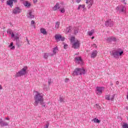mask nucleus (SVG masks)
<instances>
[{"instance_id":"473e14b6","label":"nucleus","mask_w":128,"mask_h":128,"mask_svg":"<svg viewBox=\"0 0 128 128\" xmlns=\"http://www.w3.org/2000/svg\"><path fill=\"white\" fill-rule=\"evenodd\" d=\"M78 28L74 29V34H78Z\"/></svg>"},{"instance_id":"4be33fe9","label":"nucleus","mask_w":128,"mask_h":128,"mask_svg":"<svg viewBox=\"0 0 128 128\" xmlns=\"http://www.w3.org/2000/svg\"><path fill=\"white\" fill-rule=\"evenodd\" d=\"M16 46H18V48H20V46H22V42H20L19 40H16Z\"/></svg>"},{"instance_id":"c85d7f7f","label":"nucleus","mask_w":128,"mask_h":128,"mask_svg":"<svg viewBox=\"0 0 128 128\" xmlns=\"http://www.w3.org/2000/svg\"><path fill=\"white\" fill-rule=\"evenodd\" d=\"M60 22H57L55 25L56 28H60Z\"/></svg>"},{"instance_id":"c9c22d12","label":"nucleus","mask_w":128,"mask_h":128,"mask_svg":"<svg viewBox=\"0 0 128 128\" xmlns=\"http://www.w3.org/2000/svg\"><path fill=\"white\" fill-rule=\"evenodd\" d=\"M48 84L50 85V84H52V79H48Z\"/></svg>"},{"instance_id":"13d9d810","label":"nucleus","mask_w":128,"mask_h":128,"mask_svg":"<svg viewBox=\"0 0 128 128\" xmlns=\"http://www.w3.org/2000/svg\"><path fill=\"white\" fill-rule=\"evenodd\" d=\"M26 40L28 42V38H26Z\"/></svg>"},{"instance_id":"2eb2a0df","label":"nucleus","mask_w":128,"mask_h":128,"mask_svg":"<svg viewBox=\"0 0 128 128\" xmlns=\"http://www.w3.org/2000/svg\"><path fill=\"white\" fill-rule=\"evenodd\" d=\"M107 42H116V38L114 36H110L106 40Z\"/></svg>"},{"instance_id":"5701e85b","label":"nucleus","mask_w":128,"mask_h":128,"mask_svg":"<svg viewBox=\"0 0 128 128\" xmlns=\"http://www.w3.org/2000/svg\"><path fill=\"white\" fill-rule=\"evenodd\" d=\"M94 34V30H92L90 31H88V34L89 36H92V34Z\"/></svg>"},{"instance_id":"393cba45","label":"nucleus","mask_w":128,"mask_h":128,"mask_svg":"<svg viewBox=\"0 0 128 128\" xmlns=\"http://www.w3.org/2000/svg\"><path fill=\"white\" fill-rule=\"evenodd\" d=\"M58 52V47H56L53 48L54 54H56V52Z\"/></svg>"},{"instance_id":"423d86ee","label":"nucleus","mask_w":128,"mask_h":128,"mask_svg":"<svg viewBox=\"0 0 128 128\" xmlns=\"http://www.w3.org/2000/svg\"><path fill=\"white\" fill-rule=\"evenodd\" d=\"M104 90V87L102 86H97L96 89V94L98 96H100L102 94V92Z\"/></svg>"},{"instance_id":"7ed1b4c3","label":"nucleus","mask_w":128,"mask_h":128,"mask_svg":"<svg viewBox=\"0 0 128 128\" xmlns=\"http://www.w3.org/2000/svg\"><path fill=\"white\" fill-rule=\"evenodd\" d=\"M70 42L72 44V48H78L80 46V42L78 41V40H76V38L74 36L71 37Z\"/></svg>"},{"instance_id":"dca6fc26","label":"nucleus","mask_w":128,"mask_h":128,"mask_svg":"<svg viewBox=\"0 0 128 128\" xmlns=\"http://www.w3.org/2000/svg\"><path fill=\"white\" fill-rule=\"evenodd\" d=\"M60 4L58 2L56 3V4L53 7V10H60Z\"/></svg>"},{"instance_id":"6e6d98bb","label":"nucleus","mask_w":128,"mask_h":128,"mask_svg":"<svg viewBox=\"0 0 128 128\" xmlns=\"http://www.w3.org/2000/svg\"><path fill=\"white\" fill-rule=\"evenodd\" d=\"M2 2H4V0H1Z\"/></svg>"},{"instance_id":"2f4dec72","label":"nucleus","mask_w":128,"mask_h":128,"mask_svg":"<svg viewBox=\"0 0 128 128\" xmlns=\"http://www.w3.org/2000/svg\"><path fill=\"white\" fill-rule=\"evenodd\" d=\"M48 53H44V58H48Z\"/></svg>"},{"instance_id":"e433bc0d","label":"nucleus","mask_w":128,"mask_h":128,"mask_svg":"<svg viewBox=\"0 0 128 128\" xmlns=\"http://www.w3.org/2000/svg\"><path fill=\"white\" fill-rule=\"evenodd\" d=\"M96 108H97L98 110H100V106L98 105V104H96Z\"/></svg>"},{"instance_id":"680f3d73","label":"nucleus","mask_w":128,"mask_h":128,"mask_svg":"<svg viewBox=\"0 0 128 128\" xmlns=\"http://www.w3.org/2000/svg\"><path fill=\"white\" fill-rule=\"evenodd\" d=\"M72 2H74V0H72Z\"/></svg>"},{"instance_id":"bb28decb","label":"nucleus","mask_w":128,"mask_h":128,"mask_svg":"<svg viewBox=\"0 0 128 128\" xmlns=\"http://www.w3.org/2000/svg\"><path fill=\"white\" fill-rule=\"evenodd\" d=\"M8 126V122H4V121L2 124H1V126Z\"/></svg>"},{"instance_id":"aec40b11","label":"nucleus","mask_w":128,"mask_h":128,"mask_svg":"<svg viewBox=\"0 0 128 128\" xmlns=\"http://www.w3.org/2000/svg\"><path fill=\"white\" fill-rule=\"evenodd\" d=\"M11 38H14L16 40H20V36H18V35L14 36V33H12V34H11Z\"/></svg>"},{"instance_id":"4c0bfd02","label":"nucleus","mask_w":128,"mask_h":128,"mask_svg":"<svg viewBox=\"0 0 128 128\" xmlns=\"http://www.w3.org/2000/svg\"><path fill=\"white\" fill-rule=\"evenodd\" d=\"M126 0H122V2H123L124 4H126Z\"/></svg>"},{"instance_id":"cd10ccee","label":"nucleus","mask_w":128,"mask_h":128,"mask_svg":"<svg viewBox=\"0 0 128 128\" xmlns=\"http://www.w3.org/2000/svg\"><path fill=\"white\" fill-rule=\"evenodd\" d=\"M85 6L84 5H82V4H80L78 8V10H80V8H84V10H86V8H85Z\"/></svg>"},{"instance_id":"58836bf2","label":"nucleus","mask_w":128,"mask_h":128,"mask_svg":"<svg viewBox=\"0 0 128 128\" xmlns=\"http://www.w3.org/2000/svg\"><path fill=\"white\" fill-rule=\"evenodd\" d=\"M12 46H14V42H11L10 45L9 46V48H12Z\"/></svg>"},{"instance_id":"b1692460","label":"nucleus","mask_w":128,"mask_h":128,"mask_svg":"<svg viewBox=\"0 0 128 128\" xmlns=\"http://www.w3.org/2000/svg\"><path fill=\"white\" fill-rule=\"evenodd\" d=\"M59 10L61 14H64L66 12V9H64V7L60 8Z\"/></svg>"},{"instance_id":"7c9ffc66","label":"nucleus","mask_w":128,"mask_h":128,"mask_svg":"<svg viewBox=\"0 0 128 128\" xmlns=\"http://www.w3.org/2000/svg\"><path fill=\"white\" fill-rule=\"evenodd\" d=\"M122 128H128V124L126 123H124V124L122 126Z\"/></svg>"},{"instance_id":"864d4df0","label":"nucleus","mask_w":128,"mask_h":128,"mask_svg":"<svg viewBox=\"0 0 128 128\" xmlns=\"http://www.w3.org/2000/svg\"><path fill=\"white\" fill-rule=\"evenodd\" d=\"M27 42H28V44H30V41L28 40V41H27Z\"/></svg>"},{"instance_id":"49530a36","label":"nucleus","mask_w":128,"mask_h":128,"mask_svg":"<svg viewBox=\"0 0 128 128\" xmlns=\"http://www.w3.org/2000/svg\"><path fill=\"white\" fill-rule=\"evenodd\" d=\"M34 24V20H32L31 21V24Z\"/></svg>"},{"instance_id":"3c124183","label":"nucleus","mask_w":128,"mask_h":128,"mask_svg":"<svg viewBox=\"0 0 128 128\" xmlns=\"http://www.w3.org/2000/svg\"><path fill=\"white\" fill-rule=\"evenodd\" d=\"M2 90V85H0V90Z\"/></svg>"},{"instance_id":"a18cd8bd","label":"nucleus","mask_w":128,"mask_h":128,"mask_svg":"<svg viewBox=\"0 0 128 128\" xmlns=\"http://www.w3.org/2000/svg\"><path fill=\"white\" fill-rule=\"evenodd\" d=\"M70 80H68V78H66L65 79V82H68Z\"/></svg>"},{"instance_id":"37998d69","label":"nucleus","mask_w":128,"mask_h":128,"mask_svg":"<svg viewBox=\"0 0 128 128\" xmlns=\"http://www.w3.org/2000/svg\"><path fill=\"white\" fill-rule=\"evenodd\" d=\"M92 46L93 48H98V46H96V44H93Z\"/></svg>"},{"instance_id":"79ce46f5","label":"nucleus","mask_w":128,"mask_h":128,"mask_svg":"<svg viewBox=\"0 0 128 128\" xmlns=\"http://www.w3.org/2000/svg\"><path fill=\"white\" fill-rule=\"evenodd\" d=\"M2 122H4V121H2V119H0V126L2 124Z\"/></svg>"},{"instance_id":"4d7b16f0","label":"nucleus","mask_w":128,"mask_h":128,"mask_svg":"<svg viewBox=\"0 0 128 128\" xmlns=\"http://www.w3.org/2000/svg\"><path fill=\"white\" fill-rule=\"evenodd\" d=\"M126 110H128V106H126Z\"/></svg>"},{"instance_id":"72a5a7b5","label":"nucleus","mask_w":128,"mask_h":128,"mask_svg":"<svg viewBox=\"0 0 128 128\" xmlns=\"http://www.w3.org/2000/svg\"><path fill=\"white\" fill-rule=\"evenodd\" d=\"M114 96H116V94H114L112 95V98H110V100H114Z\"/></svg>"},{"instance_id":"5fc2aeb1","label":"nucleus","mask_w":128,"mask_h":128,"mask_svg":"<svg viewBox=\"0 0 128 128\" xmlns=\"http://www.w3.org/2000/svg\"><path fill=\"white\" fill-rule=\"evenodd\" d=\"M94 36H92V40H94Z\"/></svg>"},{"instance_id":"9d476101","label":"nucleus","mask_w":128,"mask_h":128,"mask_svg":"<svg viewBox=\"0 0 128 128\" xmlns=\"http://www.w3.org/2000/svg\"><path fill=\"white\" fill-rule=\"evenodd\" d=\"M14 2H18V0H8L6 1V4L10 6V8L14 6Z\"/></svg>"},{"instance_id":"a878e982","label":"nucleus","mask_w":128,"mask_h":128,"mask_svg":"<svg viewBox=\"0 0 128 128\" xmlns=\"http://www.w3.org/2000/svg\"><path fill=\"white\" fill-rule=\"evenodd\" d=\"M92 122H94L96 124H100V120H98V119L96 118L93 119Z\"/></svg>"},{"instance_id":"a19ab883","label":"nucleus","mask_w":128,"mask_h":128,"mask_svg":"<svg viewBox=\"0 0 128 128\" xmlns=\"http://www.w3.org/2000/svg\"><path fill=\"white\" fill-rule=\"evenodd\" d=\"M8 32L10 34L13 33L12 30H9L8 31Z\"/></svg>"},{"instance_id":"f257e3e1","label":"nucleus","mask_w":128,"mask_h":128,"mask_svg":"<svg viewBox=\"0 0 128 128\" xmlns=\"http://www.w3.org/2000/svg\"><path fill=\"white\" fill-rule=\"evenodd\" d=\"M35 92L36 94L34 96V106H38V104H41V106L43 108H46V103L44 102V96L42 94V93H40L38 91H36Z\"/></svg>"},{"instance_id":"09e8293b","label":"nucleus","mask_w":128,"mask_h":128,"mask_svg":"<svg viewBox=\"0 0 128 128\" xmlns=\"http://www.w3.org/2000/svg\"><path fill=\"white\" fill-rule=\"evenodd\" d=\"M16 48V47L14 46H12V48H11V50H14V48Z\"/></svg>"},{"instance_id":"a211bd4d","label":"nucleus","mask_w":128,"mask_h":128,"mask_svg":"<svg viewBox=\"0 0 128 128\" xmlns=\"http://www.w3.org/2000/svg\"><path fill=\"white\" fill-rule=\"evenodd\" d=\"M40 32L41 34H44V36L48 34V32H46V29H44V28H40Z\"/></svg>"},{"instance_id":"0eeeda50","label":"nucleus","mask_w":128,"mask_h":128,"mask_svg":"<svg viewBox=\"0 0 128 128\" xmlns=\"http://www.w3.org/2000/svg\"><path fill=\"white\" fill-rule=\"evenodd\" d=\"M126 8L124 6H118L116 8V10L120 14L126 12Z\"/></svg>"},{"instance_id":"9b49d317","label":"nucleus","mask_w":128,"mask_h":128,"mask_svg":"<svg viewBox=\"0 0 128 128\" xmlns=\"http://www.w3.org/2000/svg\"><path fill=\"white\" fill-rule=\"evenodd\" d=\"M27 18H34V14L32 13V10H28V12L26 14Z\"/></svg>"},{"instance_id":"1a4fd4ad","label":"nucleus","mask_w":128,"mask_h":128,"mask_svg":"<svg viewBox=\"0 0 128 128\" xmlns=\"http://www.w3.org/2000/svg\"><path fill=\"white\" fill-rule=\"evenodd\" d=\"M21 12L22 10L18 6H16L13 9L12 14H18Z\"/></svg>"},{"instance_id":"20e7f679","label":"nucleus","mask_w":128,"mask_h":128,"mask_svg":"<svg viewBox=\"0 0 128 128\" xmlns=\"http://www.w3.org/2000/svg\"><path fill=\"white\" fill-rule=\"evenodd\" d=\"M26 70H28L27 66L24 67L21 70L16 73L14 76L15 78H20L26 74Z\"/></svg>"},{"instance_id":"39448f33","label":"nucleus","mask_w":128,"mask_h":128,"mask_svg":"<svg viewBox=\"0 0 128 128\" xmlns=\"http://www.w3.org/2000/svg\"><path fill=\"white\" fill-rule=\"evenodd\" d=\"M124 54V51L120 52L118 50H113L112 52L111 56H114V58H120V56H122Z\"/></svg>"},{"instance_id":"c756f323","label":"nucleus","mask_w":128,"mask_h":128,"mask_svg":"<svg viewBox=\"0 0 128 128\" xmlns=\"http://www.w3.org/2000/svg\"><path fill=\"white\" fill-rule=\"evenodd\" d=\"M59 100H60V102H64V96H60L59 98Z\"/></svg>"},{"instance_id":"052dcab7","label":"nucleus","mask_w":128,"mask_h":128,"mask_svg":"<svg viewBox=\"0 0 128 128\" xmlns=\"http://www.w3.org/2000/svg\"><path fill=\"white\" fill-rule=\"evenodd\" d=\"M21 0V2H22V1H24V0Z\"/></svg>"},{"instance_id":"603ef678","label":"nucleus","mask_w":128,"mask_h":128,"mask_svg":"<svg viewBox=\"0 0 128 128\" xmlns=\"http://www.w3.org/2000/svg\"><path fill=\"white\" fill-rule=\"evenodd\" d=\"M120 84V82L118 81H117L116 82V84Z\"/></svg>"},{"instance_id":"bf43d9fd","label":"nucleus","mask_w":128,"mask_h":128,"mask_svg":"<svg viewBox=\"0 0 128 128\" xmlns=\"http://www.w3.org/2000/svg\"><path fill=\"white\" fill-rule=\"evenodd\" d=\"M113 85V84H112V83L111 84H110V86H112Z\"/></svg>"},{"instance_id":"f03ea898","label":"nucleus","mask_w":128,"mask_h":128,"mask_svg":"<svg viewBox=\"0 0 128 128\" xmlns=\"http://www.w3.org/2000/svg\"><path fill=\"white\" fill-rule=\"evenodd\" d=\"M86 72V70L84 68H76L74 71L72 76H80L82 74H84Z\"/></svg>"},{"instance_id":"412c9836","label":"nucleus","mask_w":128,"mask_h":128,"mask_svg":"<svg viewBox=\"0 0 128 128\" xmlns=\"http://www.w3.org/2000/svg\"><path fill=\"white\" fill-rule=\"evenodd\" d=\"M65 32L66 34H68V32H72V26L67 27Z\"/></svg>"},{"instance_id":"de8ad7c7","label":"nucleus","mask_w":128,"mask_h":128,"mask_svg":"<svg viewBox=\"0 0 128 128\" xmlns=\"http://www.w3.org/2000/svg\"><path fill=\"white\" fill-rule=\"evenodd\" d=\"M5 120H10V118L6 117L5 118Z\"/></svg>"},{"instance_id":"ddd939ff","label":"nucleus","mask_w":128,"mask_h":128,"mask_svg":"<svg viewBox=\"0 0 128 128\" xmlns=\"http://www.w3.org/2000/svg\"><path fill=\"white\" fill-rule=\"evenodd\" d=\"M55 39L56 40V42H60V40L62 42H64V38H62L61 35L58 34L55 35Z\"/></svg>"},{"instance_id":"f3484780","label":"nucleus","mask_w":128,"mask_h":128,"mask_svg":"<svg viewBox=\"0 0 128 128\" xmlns=\"http://www.w3.org/2000/svg\"><path fill=\"white\" fill-rule=\"evenodd\" d=\"M98 55V52L96 50L93 51L91 54V58H94Z\"/></svg>"},{"instance_id":"ea45409f","label":"nucleus","mask_w":128,"mask_h":128,"mask_svg":"<svg viewBox=\"0 0 128 128\" xmlns=\"http://www.w3.org/2000/svg\"><path fill=\"white\" fill-rule=\"evenodd\" d=\"M64 50H66L68 48L67 44H64Z\"/></svg>"},{"instance_id":"f8f14e48","label":"nucleus","mask_w":128,"mask_h":128,"mask_svg":"<svg viewBox=\"0 0 128 128\" xmlns=\"http://www.w3.org/2000/svg\"><path fill=\"white\" fill-rule=\"evenodd\" d=\"M74 60L75 62L78 64H84L82 62V60L80 56L76 57Z\"/></svg>"},{"instance_id":"4468645a","label":"nucleus","mask_w":128,"mask_h":128,"mask_svg":"<svg viewBox=\"0 0 128 128\" xmlns=\"http://www.w3.org/2000/svg\"><path fill=\"white\" fill-rule=\"evenodd\" d=\"M86 4H88L87 8L90 10L92 4H94V0H86Z\"/></svg>"},{"instance_id":"6e6552de","label":"nucleus","mask_w":128,"mask_h":128,"mask_svg":"<svg viewBox=\"0 0 128 128\" xmlns=\"http://www.w3.org/2000/svg\"><path fill=\"white\" fill-rule=\"evenodd\" d=\"M105 25L106 26H114V22L112 20V19H108L105 22Z\"/></svg>"},{"instance_id":"6ab92c4d","label":"nucleus","mask_w":128,"mask_h":128,"mask_svg":"<svg viewBox=\"0 0 128 128\" xmlns=\"http://www.w3.org/2000/svg\"><path fill=\"white\" fill-rule=\"evenodd\" d=\"M24 6H26V8H30L32 4H30L28 1H25L24 3Z\"/></svg>"},{"instance_id":"c03bdc74","label":"nucleus","mask_w":128,"mask_h":128,"mask_svg":"<svg viewBox=\"0 0 128 128\" xmlns=\"http://www.w3.org/2000/svg\"><path fill=\"white\" fill-rule=\"evenodd\" d=\"M81 2L82 0H76V2H77V4H80V2Z\"/></svg>"},{"instance_id":"f704fd0d","label":"nucleus","mask_w":128,"mask_h":128,"mask_svg":"<svg viewBox=\"0 0 128 128\" xmlns=\"http://www.w3.org/2000/svg\"><path fill=\"white\" fill-rule=\"evenodd\" d=\"M106 100H110V96L107 95L106 96Z\"/></svg>"},{"instance_id":"8fccbe9b","label":"nucleus","mask_w":128,"mask_h":128,"mask_svg":"<svg viewBox=\"0 0 128 128\" xmlns=\"http://www.w3.org/2000/svg\"><path fill=\"white\" fill-rule=\"evenodd\" d=\"M33 2H34V4H36V2H37L38 0H33Z\"/></svg>"}]
</instances>
